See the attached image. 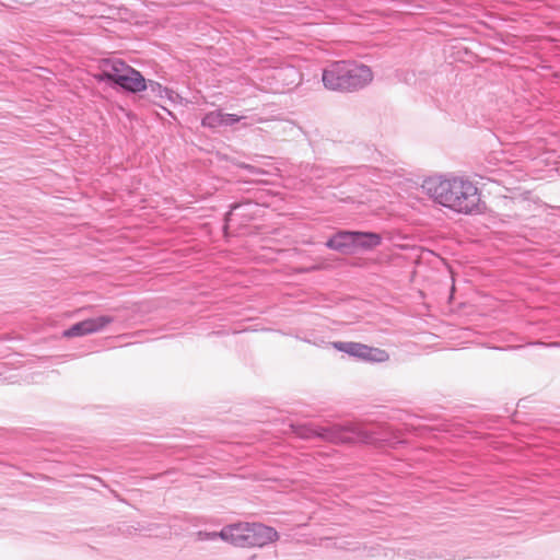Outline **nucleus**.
<instances>
[{
	"instance_id": "f257e3e1",
	"label": "nucleus",
	"mask_w": 560,
	"mask_h": 560,
	"mask_svg": "<svg viewBox=\"0 0 560 560\" xmlns=\"http://www.w3.org/2000/svg\"><path fill=\"white\" fill-rule=\"evenodd\" d=\"M421 188L434 202L455 212L472 214L480 210V190L467 177L431 176L423 180Z\"/></svg>"
},
{
	"instance_id": "f03ea898",
	"label": "nucleus",
	"mask_w": 560,
	"mask_h": 560,
	"mask_svg": "<svg viewBox=\"0 0 560 560\" xmlns=\"http://www.w3.org/2000/svg\"><path fill=\"white\" fill-rule=\"evenodd\" d=\"M220 538L241 548H262L279 540V533L262 523H237L223 527Z\"/></svg>"
},
{
	"instance_id": "7ed1b4c3",
	"label": "nucleus",
	"mask_w": 560,
	"mask_h": 560,
	"mask_svg": "<svg viewBox=\"0 0 560 560\" xmlns=\"http://www.w3.org/2000/svg\"><path fill=\"white\" fill-rule=\"evenodd\" d=\"M98 72L93 77L98 82H112L130 93H140L148 89V81L127 62L118 58H105L98 61Z\"/></svg>"
},
{
	"instance_id": "20e7f679",
	"label": "nucleus",
	"mask_w": 560,
	"mask_h": 560,
	"mask_svg": "<svg viewBox=\"0 0 560 560\" xmlns=\"http://www.w3.org/2000/svg\"><path fill=\"white\" fill-rule=\"evenodd\" d=\"M373 80L371 69L364 65L337 61L323 73V82L330 90H355Z\"/></svg>"
},
{
	"instance_id": "39448f33",
	"label": "nucleus",
	"mask_w": 560,
	"mask_h": 560,
	"mask_svg": "<svg viewBox=\"0 0 560 560\" xmlns=\"http://www.w3.org/2000/svg\"><path fill=\"white\" fill-rule=\"evenodd\" d=\"M332 347L338 351L345 352L350 357L357 358L369 363H384L389 360V353L382 348L372 347L355 341H336Z\"/></svg>"
},
{
	"instance_id": "423d86ee",
	"label": "nucleus",
	"mask_w": 560,
	"mask_h": 560,
	"mask_svg": "<svg viewBox=\"0 0 560 560\" xmlns=\"http://www.w3.org/2000/svg\"><path fill=\"white\" fill-rule=\"evenodd\" d=\"M328 431L329 442L335 444H352L358 442L375 444L377 442L373 432L368 431L363 427L354 423L346 425L335 424L331 425Z\"/></svg>"
},
{
	"instance_id": "0eeeda50",
	"label": "nucleus",
	"mask_w": 560,
	"mask_h": 560,
	"mask_svg": "<svg viewBox=\"0 0 560 560\" xmlns=\"http://www.w3.org/2000/svg\"><path fill=\"white\" fill-rule=\"evenodd\" d=\"M110 323L112 318L108 316L89 318L71 326L68 330L65 331V336L75 337L96 332L106 327Z\"/></svg>"
},
{
	"instance_id": "6e6552de",
	"label": "nucleus",
	"mask_w": 560,
	"mask_h": 560,
	"mask_svg": "<svg viewBox=\"0 0 560 560\" xmlns=\"http://www.w3.org/2000/svg\"><path fill=\"white\" fill-rule=\"evenodd\" d=\"M354 249L373 250L382 244L383 237L375 232L353 231Z\"/></svg>"
},
{
	"instance_id": "1a4fd4ad",
	"label": "nucleus",
	"mask_w": 560,
	"mask_h": 560,
	"mask_svg": "<svg viewBox=\"0 0 560 560\" xmlns=\"http://www.w3.org/2000/svg\"><path fill=\"white\" fill-rule=\"evenodd\" d=\"M293 432L302 439L322 438L329 442V430L330 427H316L314 424H299L291 427Z\"/></svg>"
},
{
	"instance_id": "9d476101",
	"label": "nucleus",
	"mask_w": 560,
	"mask_h": 560,
	"mask_svg": "<svg viewBox=\"0 0 560 560\" xmlns=\"http://www.w3.org/2000/svg\"><path fill=\"white\" fill-rule=\"evenodd\" d=\"M353 242V231H340L327 241L326 246L335 250L354 249Z\"/></svg>"
},
{
	"instance_id": "9b49d317",
	"label": "nucleus",
	"mask_w": 560,
	"mask_h": 560,
	"mask_svg": "<svg viewBox=\"0 0 560 560\" xmlns=\"http://www.w3.org/2000/svg\"><path fill=\"white\" fill-rule=\"evenodd\" d=\"M225 121L226 120H224V113H222L221 110H213V112L208 113L202 118L201 124L203 127L219 128V127L225 126L224 125Z\"/></svg>"
},
{
	"instance_id": "f8f14e48",
	"label": "nucleus",
	"mask_w": 560,
	"mask_h": 560,
	"mask_svg": "<svg viewBox=\"0 0 560 560\" xmlns=\"http://www.w3.org/2000/svg\"><path fill=\"white\" fill-rule=\"evenodd\" d=\"M217 537H220L219 533H207V532H198L197 533V539H199V540L215 539Z\"/></svg>"
},
{
	"instance_id": "ddd939ff",
	"label": "nucleus",
	"mask_w": 560,
	"mask_h": 560,
	"mask_svg": "<svg viewBox=\"0 0 560 560\" xmlns=\"http://www.w3.org/2000/svg\"><path fill=\"white\" fill-rule=\"evenodd\" d=\"M224 120H226L224 122V125L230 126V125H233V124L240 121L241 117L235 114H224Z\"/></svg>"
},
{
	"instance_id": "4468645a",
	"label": "nucleus",
	"mask_w": 560,
	"mask_h": 560,
	"mask_svg": "<svg viewBox=\"0 0 560 560\" xmlns=\"http://www.w3.org/2000/svg\"><path fill=\"white\" fill-rule=\"evenodd\" d=\"M150 86L154 90L155 88L156 89H160L161 85L159 83H155V82H150Z\"/></svg>"
}]
</instances>
